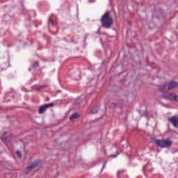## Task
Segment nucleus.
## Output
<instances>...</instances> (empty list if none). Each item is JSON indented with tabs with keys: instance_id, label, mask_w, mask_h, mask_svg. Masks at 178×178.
I'll list each match as a JSON object with an SVG mask.
<instances>
[{
	"instance_id": "obj_1",
	"label": "nucleus",
	"mask_w": 178,
	"mask_h": 178,
	"mask_svg": "<svg viewBox=\"0 0 178 178\" xmlns=\"http://www.w3.org/2000/svg\"><path fill=\"white\" fill-rule=\"evenodd\" d=\"M100 22L102 27L104 29H111L112 24H113V18L111 17V13H109V11L106 12L104 15H102Z\"/></svg>"
},
{
	"instance_id": "obj_2",
	"label": "nucleus",
	"mask_w": 178,
	"mask_h": 178,
	"mask_svg": "<svg viewBox=\"0 0 178 178\" xmlns=\"http://www.w3.org/2000/svg\"><path fill=\"white\" fill-rule=\"evenodd\" d=\"M155 143L156 145L160 148H169L173 144V141L170 139L156 140Z\"/></svg>"
},
{
	"instance_id": "obj_3",
	"label": "nucleus",
	"mask_w": 178,
	"mask_h": 178,
	"mask_svg": "<svg viewBox=\"0 0 178 178\" xmlns=\"http://www.w3.org/2000/svg\"><path fill=\"white\" fill-rule=\"evenodd\" d=\"M177 86V82H170V83L161 86L159 90L161 91V92H166L168 90H173V88H176Z\"/></svg>"
},
{
	"instance_id": "obj_4",
	"label": "nucleus",
	"mask_w": 178,
	"mask_h": 178,
	"mask_svg": "<svg viewBox=\"0 0 178 178\" xmlns=\"http://www.w3.org/2000/svg\"><path fill=\"white\" fill-rule=\"evenodd\" d=\"M177 97L178 96L173 93H168L162 96V98H163L164 99H168L169 101H176L177 99Z\"/></svg>"
},
{
	"instance_id": "obj_5",
	"label": "nucleus",
	"mask_w": 178,
	"mask_h": 178,
	"mask_svg": "<svg viewBox=\"0 0 178 178\" xmlns=\"http://www.w3.org/2000/svg\"><path fill=\"white\" fill-rule=\"evenodd\" d=\"M52 106H54L53 103H49L40 106L38 111V114L42 115V113H44L47 111V109H48V108H52Z\"/></svg>"
},
{
	"instance_id": "obj_6",
	"label": "nucleus",
	"mask_w": 178,
	"mask_h": 178,
	"mask_svg": "<svg viewBox=\"0 0 178 178\" xmlns=\"http://www.w3.org/2000/svg\"><path fill=\"white\" fill-rule=\"evenodd\" d=\"M170 123L172 124L174 127H178V115H174L168 119Z\"/></svg>"
},
{
	"instance_id": "obj_7",
	"label": "nucleus",
	"mask_w": 178,
	"mask_h": 178,
	"mask_svg": "<svg viewBox=\"0 0 178 178\" xmlns=\"http://www.w3.org/2000/svg\"><path fill=\"white\" fill-rule=\"evenodd\" d=\"M10 138H12V134L10 133L5 132L1 136V140L3 141H10Z\"/></svg>"
},
{
	"instance_id": "obj_8",
	"label": "nucleus",
	"mask_w": 178,
	"mask_h": 178,
	"mask_svg": "<svg viewBox=\"0 0 178 178\" xmlns=\"http://www.w3.org/2000/svg\"><path fill=\"white\" fill-rule=\"evenodd\" d=\"M79 118H80V114H79V113H75L70 116V120L73 122L76 119H79Z\"/></svg>"
},
{
	"instance_id": "obj_9",
	"label": "nucleus",
	"mask_w": 178,
	"mask_h": 178,
	"mask_svg": "<svg viewBox=\"0 0 178 178\" xmlns=\"http://www.w3.org/2000/svg\"><path fill=\"white\" fill-rule=\"evenodd\" d=\"M38 165H39L38 162L33 163L29 167L26 168V170H31L32 169L37 168V166H38Z\"/></svg>"
},
{
	"instance_id": "obj_10",
	"label": "nucleus",
	"mask_w": 178,
	"mask_h": 178,
	"mask_svg": "<svg viewBox=\"0 0 178 178\" xmlns=\"http://www.w3.org/2000/svg\"><path fill=\"white\" fill-rule=\"evenodd\" d=\"M92 115H95L98 113V108H93L91 111Z\"/></svg>"
},
{
	"instance_id": "obj_11",
	"label": "nucleus",
	"mask_w": 178,
	"mask_h": 178,
	"mask_svg": "<svg viewBox=\"0 0 178 178\" xmlns=\"http://www.w3.org/2000/svg\"><path fill=\"white\" fill-rule=\"evenodd\" d=\"M111 108H118V106H119V103L113 102L111 104Z\"/></svg>"
},
{
	"instance_id": "obj_12",
	"label": "nucleus",
	"mask_w": 178,
	"mask_h": 178,
	"mask_svg": "<svg viewBox=\"0 0 178 178\" xmlns=\"http://www.w3.org/2000/svg\"><path fill=\"white\" fill-rule=\"evenodd\" d=\"M39 66V63L38 61H35L33 65V67H38Z\"/></svg>"
},
{
	"instance_id": "obj_13",
	"label": "nucleus",
	"mask_w": 178,
	"mask_h": 178,
	"mask_svg": "<svg viewBox=\"0 0 178 178\" xmlns=\"http://www.w3.org/2000/svg\"><path fill=\"white\" fill-rule=\"evenodd\" d=\"M16 154L19 158H22V152L17 151Z\"/></svg>"
},
{
	"instance_id": "obj_14",
	"label": "nucleus",
	"mask_w": 178,
	"mask_h": 178,
	"mask_svg": "<svg viewBox=\"0 0 178 178\" xmlns=\"http://www.w3.org/2000/svg\"><path fill=\"white\" fill-rule=\"evenodd\" d=\"M49 22L51 23V25L54 26L55 23L54 22V20L51 19V18L49 19Z\"/></svg>"
},
{
	"instance_id": "obj_15",
	"label": "nucleus",
	"mask_w": 178,
	"mask_h": 178,
	"mask_svg": "<svg viewBox=\"0 0 178 178\" xmlns=\"http://www.w3.org/2000/svg\"><path fill=\"white\" fill-rule=\"evenodd\" d=\"M81 101H82L81 99H76V104H79V105H81Z\"/></svg>"
},
{
	"instance_id": "obj_16",
	"label": "nucleus",
	"mask_w": 178,
	"mask_h": 178,
	"mask_svg": "<svg viewBox=\"0 0 178 178\" xmlns=\"http://www.w3.org/2000/svg\"><path fill=\"white\" fill-rule=\"evenodd\" d=\"M119 154H120V153L117 152V154H113V155H112V157H113V158H116V157L118 156V155H119Z\"/></svg>"
},
{
	"instance_id": "obj_17",
	"label": "nucleus",
	"mask_w": 178,
	"mask_h": 178,
	"mask_svg": "<svg viewBox=\"0 0 178 178\" xmlns=\"http://www.w3.org/2000/svg\"><path fill=\"white\" fill-rule=\"evenodd\" d=\"M105 165H106V163H104V164L103 165V168H102V171L104 170V168H105Z\"/></svg>"
},
{
	"instance_id": "obj_18",
	"label": "nucleus",
	"mask_w": 178,
	"mask_h": 178,
	"mask_svg": "<svg viewBox=\"0 0 178 178\" xmlns=\"http://www.w3.org/2000/svg\"><path fill=\"white\" fill-rule=\"evenodd\" d=\"M44 87H45V86H40V90H41L42 88H44Z\"/></svg>"
},
{
	"instance_id": "obj_19",
	"label": "nucleus",
	"mask_w": 178,
	"mask_h": 178,
	"mask_svg": "<svg viewBox=\"0 0 178 178\" xmlns=\"http://www.w3.org/2000/svg\"><path fill=\"white\" fill-rule=\"evenodd\" d=\"M121 172H118V175L120 174Z\"/></svg>"
},
{
	"instance_id": "obj_20",
	"label": "nucleus",
	"mask_w": 178,
	"mask_h": 178,
	"mask_svg": "<svg viewBox=\"0 0 178 178\" xmlns=\"http://www.w3.org/2000/svg\"><path fill=\"white\" fill-rule=\"evenodd\" d=\"M49 98H47V101L49 100Z\"/></svg>"
}]
</instances>
